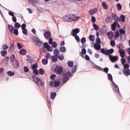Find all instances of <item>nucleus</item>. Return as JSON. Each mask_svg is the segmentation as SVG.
<instances>
[{"label": "nucleus", "instance_id": "1", "mask_svg": "<svg viewBox=\"0 0 130 130\" xmlns=\"http://www.w3.org/2000/svg\"><path fill=\"white\" fill-rule=\"evenodd\" d=\"M52 71L53 73H55L57 75H60V76L64 74L62 67L58 66L57 64H54L53 66Z\"/></svg>", "mask_w": 130, "mask_h": 130}, {"label": "nucleus", "instance_id": "2", "mask_svg": "<svg viewBox=\"0 0 130 130\" xmlns=\"http://www.w3.org/2000/svg\"><path fill=\"white\" fill-rule=\"evenodd\" d=\"M80 19L79 17H76L75 14H69L63 17V20H65L66 22H73V21H77Z\"/></svg>", "mask_w": 130, "mask_h": 130}, {"label": "nucleus", "instance_id": "3", "mask_svg": "<svg viewBox=\"0 0 130 130\" xmlns=\"http://www.w3.org/2000/svg\"><path fill=\"white\" fill-rule=\"evenodd\" d=\"M108 79L112 82L114 92L119 93V94H120V92H119V88L118 87V86L113 82V77H112L111 74H109L108 75Z\"/></svg>", "mask_w": 130, "mask_h": 130}, {"label": "nucleus", "instance_id": "4", "mask_svg": "<svg viewBox=\"0 0 130 130\" xmlns=\"http://www.w3.org/2000/svg\"><path fill=\"white\" fill-rule=\"evenodd\" d=\"M32 79L34 82H35V84H36V85H38V86H39L40 87H42V86L44 85V82H43V81H42L40 79V78H38L35 76H32Z\"/></svg>", "mask_w": 130, "mask_h": 130}, {"label": "nucleus", "instance_id": "5", "mask_svg": "<svg viewBox=\"0 0 130 130\" xmlns=\"http://www.w3.org/2000/svg\"><path fill=\"white\" fill-rule=\"evenodd\" d=\"M101 51L103 54H105V55H109V56H110V55H111V54L114 52V49H113V48H111L110 49H106L105 50V49L102 48L101 49Z\"/></svg>", "mask_w": 130, "mask_h": 130}, {"label": "nucleus", "instance_id": "6", "mask_svg": "<svg viewBox=\"0 0 130 130\" xmlns=\"http://www.w3.org/2000/svg\"><path fill=\"white\" fill-rule=\"evenodd\" d=\"M34 43H36V44L38 45V46H42V45H43V43L38 38H34Z\"/></svg>", "mask_w": 130, "mask_h": 130}, {"label": "nucleus", "instance_id": "7", "mask_svg": "<svg viewBox=\"0 0 130 130\" xmlns=\"http://www.w3.org/2000/svg\"><path fill=\"white\" fill-rule=\"evenodd\" d=\"M49 85L51 86V87H53L52 85H53V87H55V88H56L60 85V82L58 81H54L53 82L51 81L49 83Z\"/></svg>", "mask_w": 130, "mask_h": 130}, {"label": "nucleus", "instance_id": "8", "mask_svg": "<svg viewBox=\"0 0 130 130\" xmlns=\"http://www.w3.org/2000/svg\"><path fill=\"white\" fill-rule=\"evenodd\" d=\"M109 59L112 62H115L116 60H118V56H113L110 55Z\"/></svg>", "mask_w": 130, "mask_h": 130}, {"label": "nucleus", "instance_id": "9", "mask_svg": "<svg viewBox=\"0 0 130 130\" xmlns=\"http://www.w3.org/2000/svg\"><path fill=\"white\" fill-rule=\"evenodd\" d=\"M78 33H80V29L76 28L75 29H73L72 31V36H76Z\"/></svg>", "mask_w": 130, "mask_h": 130}, {"label": "nucleus", "instance_id": "10", "mask_svg": "<svg viewBox=\"0 0 130 130\" xmlns=\"http://www.w3.org/2000/svg\"><path fill=\"white\" fill-rule=\"evenodd\" d=\"M62 76H63L65 78L69 80L70 77L72 78L73 77V75L71 73V72L69 71L68 72L66 73L65 74H63Z\"/></svg>", "mask_w": 130, "mask_h": 130}, {"label": "nucleus", "instance_id": "11", "mask_svg": "<svg viewBox=\"0 0 130 130\" xmlns=\"http://www.w3.org/2000/svg\"><path fill=\"white\" fill-rule=\"evenodd\" d=\"M107 36L108 37L109 39L112 40L114 37V34H113V31H109L107 34Z\"/></svg>", "mask_w": 130, "mask_h": 130}, {"label": "nucleus", "instance_id": "12", "mask_svg": "<svg viewBox=\"0 0 130 130\" xmlns=\"http://www.w3.org/2000/svg\"><path fill=\"white\" fill-rule=\"evenodd\" d=\"M119 52L120 54L121 57H122V58H124V56H125V50L122 49H120V50H119Z\"/></svg>", "mask_w": 130, "mask_h": 130}, {"label": "nucleus", "instance_id": "13", "mask_svg": "<svg viewBox=\"0 0 130 130\" xmlns=\"http://www.w3.org/2000/svg\"><path fill=\"white\" fill-rule=\"evenodd\" d=\"M112 17L113 18V19H114V20H115V21H120V18H119V17H118V16H117V15H116V14H114L113 13L112 14Z\"/></svg>", "mask_w": 130, "mask_h": 130}, {"label": "nucleus", "instance_id": "14", "mask_svg": "<svg viewBox=\"0 0 130 130\" xmlns=\"http://www.w3.org/2000/svg\"><path fill=\"white\" fill-rule=\"evenodd\" d=\"M44 37L46 39H48L50 38L51 34H50V31H47L44 33Z\"/></svg>", "mask_w": 130, "mask_h": 130}, {"label": "nucleus", "instance_id": "15", "mask_svg": "<svg viewBox=\"0 0 130 130\" xmlns=\"http://www.w3.org/2000/svg\"><path fill=\"white\" fill-rule=\"evenodd\" d=\"M13 66L14 69H17L19 68V61H18V60L13 62Z\"/></svg>", "mask_w": 130, "mask_h": 130}, {"label": "nucleus", "instance_id": "16", "mask_svg": "<svg viewBox=\"0 0 130 130\" xmlns=\"http://www.w3.org/2000/svg\"><path fill=\"white\" fill-rule=\"evenodd\" d=\"M117 25V21H115L111 25L112 30L115 31L116 30V26Z\"/></svg>", "mask_w": 130, "mask_h": 130}, {"label": "nucleus", "instance_id": "17", "mask_svg": "<svg viewBox=\"0 0 130 130\" xmlns=\"http://www.w3.org/2000/svg\"><path fill=\"white\" fill-rule=\"evenodd\" d=\"M123 74H124V76H126V77H128V76H130V70L127 69L126 71L123 70Z\"/></svg>", "mask_w": 130, "mask_h": 130}, {"label": "nucleus", "instance_id": "18", "mask_svg": "<svg viewBox=\"0 0 130 130\" xmlns=\"http://www.w3.org/2000/svg\"><path fill=\"white\" fill-rule=\"evenodd\" d=\"M94 48L96 50H100V49H101V45H100V44H94Z\"/></svg>", "mask_w": 130, "mask_h": 130}, {"label": "nucleus", "instance_id": "19", "mask_svg": "<svg viewBox=\"0 0 130 130\" xmlns=\"http://www.w3.org/2000/svg\"><path fill=\"white\" fill-rule=\"evenodd\" d=\"M26 53H27V51L24 49H21L19 51V54H21V55H26Z\"/></svg>", "mask_w": 130, "mask_h": 130}, {"label": "nucleus", "instance_id": "20", "mask_svg": "<svg viewBox=\"0 0 130 130\" xmlns=\"http://www.w3.org/2000/svg\"><path fill=\"white\" fill-rule=\"evenodd\" d=\"M16 60H17L16 59V57L15 56V55L13 54L10 56V61L11 62H14L16 61Z\"/></svg>", "mask_w": 130, "mask_h": 130}, {"label": "nucleus", "instance_id": "21", "mask_svg": "<svg viewBox=\"0 0 130 130\" xmlns=\"http://www.w3.org/2000/svg\"><path fill=\"white\" fill-rule=\"evenodd\" d=\"M51 58L52 60V62H56V61H57V56L56 55L52 56Z\"/></svg>", "mask_w": 130, "mask_h": 130}, {"label": "nucleus", "instance_id": "22", "mask_svg": "<svg viewBox=\"0 0 130 130\" xmlns=\"http://www.w3.org/2000/svg\"><path fill=\"white\" fill-rule=\"evenodd\" d=\"M31 3V5L33 7H35L38 3V0H29Z\"/></svg>", "mask_w": 130, "mask_h": 130}, {"label": "nucleus", "instance_id": "23", "mask_svg": "<svg viewBox=\"0 0 130 130\" xmlns=\"http://www.w3.org/2000/svg\"><path fill=\"white\" fill-rule=\"evenodd\" d=\"M8 29H9V31L11 33H13V31H14V30L15 29L14 28V26H13V25H12L8 24Z\"/></svg>", "mask_w": 130, "mask_h": 130}, {"label": "nucleus", "instance_id": "24", "mask_svg": "<svg viewBox=\"0 0 130 130\" xmlns=\"http://www.w3.org/2000/svg\"><path fill=\"white\" fill-rule=\"evenodd\" d=\"M78 69V65H74L72 69V74H75Z\"/></svg>", "mask_w": 130, "mask_h": 130}, {"label": "nucleus", "instance_id": "25", "mask_svg": "<svg viewBox=\"0 0 130 130\" xmlns=\"http://www.w3.org/2000/svg\"><path fill=\"white\" fill-rule=\"evenodd\" d=\"M66 51H67V49L64 46H62L59 48V51L60 52H66Z\"/></svg>", "mask_w": 130, "mask_h": 130}, {"label": "nucleus", "instance_id": "26", "mask_svg": "<svg viewBox=\"0 0 130 130\" xmlns=\"http://www.w3.org/2000/svg\"><path fill=\"white\" fill-rule=\"evenodd\" d=\"M102 7L105 10H108V6H107L105 2H103Z\"/></svg>", "mask_w": 130, "mask_h": 130}, {"label": "nucleus", "instance_id": "27", "mask_svg": "<svg viewBox=\"0 0 130 130\" xmlns=\"http://www.w3.org/2000/svg\"><path fill=\"white\" fill-rule=\"evenodd\" d=\"M1 53L2 56H6V55H7V53H8V52L6 50H2L1 51Z\"/></svg>", "mask_w": 130, "mask_h": 130}, {"label": "nucleus", "instance_id": "28", "mask_svg": "<svg viewBox=\"0 0 130 130\" xmlns=\"http://www.w3.org/2000/svg\"><path fill=\"white\" fill-rule=\"evenodd\" d=\"M89 39L90 41H95V36L90 35L89 36Z\"/></svg>", "mask_w": 130, "mask_h": 130}, {"label": "nucleus", "instance_id": "29", "mask_svg": "<svg viewBox=\"0 0 130 130\" xmlns=\"http://www.w3.org/2000/svg\"><path fill=\"white\" fill-rule=\"evenodd\" d=\"M120 19V21H122V23H124V22H125V16L123 15H121Z\"/></svg>", "mask_w": 130, "mask_h": 130}, {"label": "nucleus", "instance_id": "30", "mask_svg": "<svg viewBox=\"0 0 130 130\" xmlns=\"http://www.w3.org/2000/svg\"><path fill=\"white\" fill-rule=\"evenodd\" d=\"M42 62L43 64L45 66V65L47 64V63H48V60L47 59H43L42 60Z\"/></svg>", "mask_w": 130, "mask_h": 130}, {"label": "nucleus", "instance_id": "31", "mask_svg": "<svg viewBox=\"0 0 130 130\" xmlns=\"http://www.w3.org/2000/svg\"><path fill=\"white\" fill-rule=\"evenodd\" d=\"M68 65L69 68H73L74 67V62L69 61L68 62Z\"/></svg>", "mask_w": 130, "mask_h": 130}, {"label": "nucleus", "instance_id": "32", "mask_svg": "<svg viewBox=\"0 0 130 130\" xmlns=\"http://www.w3.org/2000/svg\"><path fill=\"white\" fill-rule=\"evenodd\" d=\"M54 53L55 55H56V56H58V55H59V51H58V49H55L54 50Z\"/></svg>", "mask_w": 130, "mask_h": 130}, {"label": "nucleus", "instance_id": "33", "mask_svg": "<svg viewBox=\"0 0 130 130\" xmlns=\"http://www.w3.org/2000/svg\"><path fill=\"white\" fill-rule=\"evenodd\" d=\"M7 75L10 76V77H13V76H15V73L12 71H8L7 72Z\"/></svg>", "mask_w": 130, "mask_h": 130}, {"label": "nucleus", "instance_id": "34", "mask_svg": "<svg viewBox=\"0 0 130 130\" xmlns=\"http://www.w3.org/2000/svg\"><path fill=\"white\" fill-rule=\"evenodd\" d=\"M13 34L15 35L16 36H18V35H19V31H18V29H14L13 30Z\"/></svg>", "mask_w": 130, "mask_h": 130}, {"label": "nucleus", "instance_id": "35", "mask_svg": "<svg viewBox=\"0 0 130 130\" xmlns=\"http://www.w3.org/2000/svg\"><path fill=\"white\" fill-rule=\"evenodd\" d=\"M14 27L17 29H19V28L21 27V24H20V23L18 22H15L14 24Z\"/></svg>", "mask_w": 130, "mask_h": 130}, {"label": "nucleus", "instance_id": "36", "mask_svg": "<svg viewBox=\"0 0 130 130\" xmlns=\"http://www.w3.org/2000/svg\"><path fill=\"white\" fill-rule=\"evenodd\" d=\"M97 11H98V10L96 8L93 9L92 10H90V15H94V13L97 12Z\"/></svg>", "mask_w": 130, "mask_h": 130}, {"label": "nucleus", "instance_id": "37", "mask_svg": "<svg viewBox=\"0 0 130 130\" xmlns=\"http://www.w3.org/2000/svg\"><path fill=\"white\" fill-rule=\"evenodd\" d=\"M117 8L118 11H120V10L122 9V6H121V4H120V3H118L117 4Z\"/></svg>", "mask_w": 130, "mask_h": 130}, {"label": "nucleus", "instance_id": "38", "mask_svg": "<svg viewBox=\"0 0 130 130\" xmlns=\"http://www.w3.org/2000/svg\"><path fill=\"white\" fill-rule=\"evenodd\" d=\"M119 33L121 35H125V30L122 28H121L119 30Z\"/></svg>", "mask_w": 130, "mask_h": 130}, {"label": "nucleus", "instance_id": "39", "mask_svg": "<svg viewBox=\"0 0 130 130\" xmlns=\"http://www.w3.org/2000/svg\"><path fill=\"white\" fill-rule=\"evenodd\" d=\"M52 57V56H51V55H50V54H49V53H48L45 56L46 59H47L48 60V59L51 58Z\"/></svg>", "mask_w": 130, "mask_h": 130}, {"label": "nucleus", "instance_id": "40", "mask_svg": "<svg viewBox=\"0 0 130 130\" xmlns=\"http://www.w3.org/2000/svg\"><path fill=\"white\" fill-rule=\"evenodd\" d=\"M56 96V93L52 92L51 93V99H54V98H55Z\"/></svg>", "mask_w": 130, "mask_h": 130}, {"label": "nucleus", "instance_id": "41", "mask_svg": "<svg viewBox=\"0 0 130 130\" xmlns=\"http://www.w3.org/2000/svg\"><path fill=\"white\" fill-rule=\"evenodd\" d=\"M57 57H58V59H59V60H63L64 57H63V55L61 54V55H59L57 56Z\"/></svg>", "mask_w": 130, "mask_h": 130}, {"label": "nucleus", "instance_id": "42", "mask_svg": "<svg viewBox=\"0 0 130 130\" xmlns=\"http://www.w3.org/2000/svg\"><path fill=\"white\" fill-rule=\"evenodd\" d=\"M31 69H32V70H36L37 68H38V65L36 63L32 64L31 66Z\"/></svg>", "mask_w": 130, "mask_h": 130}, {"label": "nucleus", "instance_id": "43", "mask_svg": "<svg viewBox=\"0 0 130 130\" xmlns=\"http://www.w3.org/2000/svg\"><path fill=\"white\" fill-rule=\"evenodd\" d=\"M121 64H123V66L124 64H125V62H126V60L124 58H122L121 59Z\"/></svg>", "mask_w": 130, "mask_h": 130}, {"label": "nucleus", "instance_id": "44", "mask_svg": "<svg viewBox=\"0 0 130 130\" xmlns=\"http://www.w3.org/2000/svg\"><path fill=\"white\" fill-rule=\"evenodd\" d=\"M111 20H112V18L111 17V16H109L107 17V18L106 19V22L107 23H109V20L111 21Z\"/></svg>", "mask_w": 130, "mask_h": 130}, {"label": "nucleus", "instance_id": "45", "mask_svg": "<svg viewBox=\"0 0 130 130\" xmlns=\"http://www.w3.org/2000/svg\"><path fill=\"white\" fill-rule=\"evenodd\" d=\"M39 72L40 75H43L44 73H45V71L43 69H40L39 70Z\"/></svg>", "mask_w": 130, "mask_h": 130}, {"label": "nucleus", "instance_id": "46", "mask_svg": "<svg viewBox=\"0 0 130 130\" xmlns=\"http://www.w3.org/2000/svg\"><path fill=\"white\" fill-rule=\"evenodd\" d=\"M51 44L53 48H56V47H57V43H56V42H53V43Z\"/></svg>", "mask_w": 130, "mask_h": 130}, {"label": "nucleus", "instance_id": "47", "mask_svg": "<svg viewBox=\"0 0 130 130\" xmlns=\"http://www.w3.org/2000/svg\"><path fill=\"white\" fill-rule=\"evenodd\" d=\"M109 71V69L107 67L103 69V72H104V73H106V74H108Z\"/></svg>", "mask_w": 130, "mask_h": 130}, {"label": "nucleus", "instance_id": "48", "mask_svg": "<svg viewBox=\"0 0 130 130\" xmlns=\"http://www.w3.org/2000/svg\"><path fill=\"white\" fill-rule=\"evenodd\" d=\"M22 33L24 35H28V30L27 29L25 28L24 29H22Z\"/></svg>", "mask_w": 130, "mask_h": 130}, {"label": "nucleus", "instance_id": "49", "mask_svg": "<svg viewBox=\"0 0 130 130\" xmlns=\"http://www.w3.org/2000/svg\"><path fill=\"white\" fill-rule=\"evenodd\" d=\"M93 27L96 31H98V30H99V27H98V26H97V24H93Z\"/></svg>", "mask_w": 130, "mask_h": 130}, {"label": "nucleus", "instance_id": "50", "mask_svg": "<svg viewBox=\"0 0 130 130\" xmlns=\"http://www.w3.org/2000/svg\"><path fill=\"white\" fill-rule=\"evenodd\" d=\"M121 40H123L126 38V35H120Z\"/></svg>", "mask_w": 130, "mask_h": 130}, {"label": "nucleus", "instance_id": "51", "mask_svg": "<svg viewBox=\"0 0 130 130\" xmlns=\"http://www.w3.org/2000/svg\"><path fill=\"white\" fill-rule=\"evenodd\" d=\"M74 37H75V39L77 41V42H78V43H80V37H79V36L78 35L75 36Z\"/></svg>", "mask_w": 130, "mask_h": 130}, {"label": "nucleus", "instance_id": "52", "mask_svg": "<svg viewBox=\"0 0 130 130\" xmlns=\"http://www.w3.org/2000/svg\"><path fill=\"white\" fill-rule=\"evenodd\" d=\"M129 68V65L127 63L124 64L123 65V68L124 70H127Z\"/></svg>", "mask_w": 130, "mask_h": 130}, {"label": "nucleus", "instance_id": "53", "mask_svg": "<svg viewBox=\"0 0 130 130\" xmlns=\"http://www.w3.org/2000/svg\"><path fill=\"white\" fill-rule=\"evenodd\" d=\"M2 47L3 50H5V49H8V48H9V47L8 46L7 44H3L2 45Z\"/></svg>", "mask_w": 130, "mask_h": 130}, {"label": "nucleus", "instance_id": "54", "mask_svg": "<svg viewBox=\"0 0 130 130\" xmlns=\"http://www.w3.org/2000/svg\"><path fill=\"white\" fill-rule=\"evenodd\" d=\"M33 73H34V75H35L36 76L39 75V72H38V70H37V69L34 70Z\"/></svg>", "mask_w": 130, "mask_h": 130}, {"label": "nucleus", "instance_id": "55", "mask_svg": "<svg viewBox=\"0 0 130 130\" xmlns=\"http://www.w3.org/2000/svg\"><path fill=\"white\" fill-rule=\"evenodd\" d=\"M8 14H9V16H11L12 17L15 16V14L14 13V12H13V11H11L9 10Z\"/></svg>", "mask_w": 130, "mask_h": 130}, {"label": "nucleus", "instance_id": "56", "mask_svg": "<svg viewBox=\"0 0 130 130\" xmlns=\"http://www.w3.org/2000/svg\"><path fill=\"white\" fill-rule=\"evenodd\" d=\"M96 70H98V71H102V72H103V69L98 66H95Z\"/></svg>", "mask_w": 130, "mask_h": 130}, {"label": "nucleus", "instance_id": "57", "mask_svg": "<svg viewBox=\"0 0 130 130\" xmlns=\"http://www.w3.org/2000/svg\"><path fill=\"white\" fill-rule=\"evenodd\" d=\"M82 54H86V53H87V50H86L85 48H83L81 50V53Z\"/></svg>", "mask_w": 130, "mask_h": 130}, {"label": "nucleus", "instance_id": "58", "mask_svg": "<svg viewBox=\"0 0 130 130\" xmlns=\"http://www.w3.org/2000/svg\"><path fill=\"white\" fill-rule=\"evenodd\" d=\"M23 69H24V72L25 73H28V72H29V68H28V67L26 66L24 67Z\"/></svg>", "mask_w": 130, "mask_h": 130}, {"label": "nucleus", "instance_id": "59", "mask_svg": "<svg viewBox=\"0 0 130 130\" xmlns=\"http://www.w3.org/2000/svg\"><path fill=\"white\" fill-rule=\"evenodd\" d=\"M95 41H96V44H100V42H101V40L100 39L99 37H98L97 38V39L95 40Z\"/></svg>", "mask_w": 130, "mask_h": 130}, {"label": "nucleus", "instance_id": "60", "mask_svg": "<svg viewBox=\"0 0 130 130\" xmlns=\"http://www.w3.org/2000/svg\"><path fill=\"white\" fill-rule=\"evenodd\" d=\"M81 42L82 44L86 43V38L83 37L81 40Z\"/></svg>", "mask_w": 130, "mask_h": 130}, {"label": "nucleus", "instance_id": "61", "mask_svg": "<svg viewBox=\"0 0 130 130\" xmlns=\"http://www.w3.org/2000/svg\"><path fill=\"white\" fill-rule=\"evenodd\" d=\"M110 45L113 47L115 46V41H114V40H111Z\"/></svg>", "mask_w": 130, "mask_h": 130}, {"label": "nucleus", "instance_id": "62", "mask_svg": "<svg viewBox=\"0 0 130 130\" xmlns=\"http://www.w3.org/2000/svg\"><path fill=\"white\" fill-rule=\"evenodd\" d=\"M17 47L18 49H21V48H23V45H22V44H20L19 43H18Z\"/></svg>", "mask_w": 130, "mask_h": 130}, {"label": "nucleus", "instance_id": "63", "mask_svg": "<svg viewBox=\"0 0 130 130\" xmlns=\"http://www.w3.org/2000/svg\"><path fill=\"white\" fill-rule=\"evenodd\" d=\"M53 43V39L50 37L49 39V44H52Z\"/></svg>", "mask_w": 130, "mask_h": 130}, {"label": "nucleus", "instance_id": "64", "mask_svg": "<svg viewBox=\"0 0 130 130\" xmlns=\"http://www.w3.org/2000/svg\"><path fill=\"white\" fill-rule=\"evenodd\" d=\"M47 49L48 51H52V50H53V49H52V47H51L49 45L48 46Z\"/></svg>", "mask_w": 130, "mask_h": 130}]
</instances>
